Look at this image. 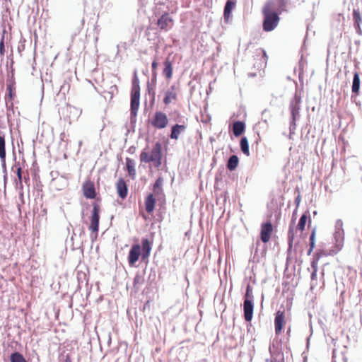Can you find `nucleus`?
Wrapping results in <instances>:
<instances>
[{
	"instance_id": "1",
	"label": "nucleus",
	"mask_w": 362,
	"mask_h": 362,
	"mask_svg": "<svg viewBox=\"0 0 362 362\" xmlns=\"http://www.w3.org/2000/svg\"><path fill=\"white\" fill-rule=\"evenodd\" d=\"M262 12L264 16L263 30L266 32L274 30L279 25L280 21L279 13L274 11V3L271 1L266 2Z\"/></svg>"
},
{
	"instance_id": "2",
	"label": "nucleus",
	"mask_w": 362,
	"mask_h": 362,
	"mask_svg": "<svg viewBox=\"0 0 362 362\" xmlns=\"http://www.w3.org/2000/svg\"><path fill=\"white\" fill-rule=\"evenodd\" d=\"M140 86L139 81L136 76L132 81V87L131 91V115L135 117L139 107Z\"/></svg>"
},
{
	"instance_id": "3",
	"label": "nucleus",
	"mask_w": 362,
	"mask_h": 362,
	"mask_svg": "<svg viewBox=\"0 0 362 362\" xmlns=\"http://www.w3.org/2000/svg\"><path fill=\"white\" fill-rule=\"evenodd\" d=\"M141 163H151L158 167V143H156L152 149L145 148L140 154Z\"/></svg>"
},
{
	"instance_id": "4",
	"label": "nucleus",
	"mask_w": 362,
	"mask_h": 362,
	"mask_svg": "<svg viewBox=\"0 0 362 362\" xmlns=\"http://www.w3.org/2000/svg\"><path fill=\"white\" fill-rule=\"evenodd\" d=\"M254 66L258 71L264 70L267 66L268 57L265 50L262 48H257L255 52Z\"/></svg>"
},
{
	"instance_id": "5",
	"label": "nucleus",
	"mask_w": 362,
	"mask_h": 362,
	"mask_svg": "<svg viewBox=\"0 0 362 362\" xmlns=\"http://www.w3.org/2000/svg\"><path fill=\"white\" fill-rule=\"evenodd\" d=\"M99 220H100V206L98 204H94L93 211L90 216V224L89 226V229L91 232L95 233L96 235L98 233L99 230Z\"/></svg>"
},
{
	"instance_id": "6",
	"label": "nucleus",
	"mask_w": 362,
	"mask_h": 362,
	"mask_svg": "<svg viewBox=\"0 0 362 362\" xmlns=\"http://www.w3.org/2000/svg\"><path fill=\"white\" fill-rule=\"evenodd\" d=\"M273 230V226L269 221L263 223L261 225L260 239L264 243H267L270 240Z\"/></svg>"
},
{
	"instance_id": "7",
	"label": "nucleus",
	"mask_w": 362,
	"mask_h": 362,
	"mask_svg": "<svg viewBox=\"0 0 362 362\" xmlns=\"http://www.w3.org/2000/svg\"><path fill=\"white\" fill-rule=\"evenodd\" d=\"M286 324L284 310H278L275 314L274 327L276 335L282 332L283 328Z\"/></svg>"
},
{
	"instance_id": "8",
	"label": "nucleus",
	"mask_w": 362,
	"mask_h": 362,
	"mask_svg": "<svg viewBox=\"0 0 362 362\" xmlns=\"http://www.w3.org/2000/svg\"><path fill=\"white\" fill-rule=\"evenodd\" d=\"M83 196L87 199H94L96 197L95 185L90 180L84 182L82 186Z\"/></svg>"
},
{
	"instance_id": "9",
	"label": "nucleus",
	"mask_w": 362,
	"mask_h": 362,
	"mask_svg": "<svg viewBox=\"0 0 362 362\" xmlns=\"http://www.w3.org/2000/svg\"><path fill=\"white\" fill-rule=\"evenodd\" d=\"M301 102L300 97L295 95L294 98L290 104V110L292 116L293 122L295 123L297 118L299 117L300 104Z\"/></svg>"
},
{
	"instance_id": "10",
	"label": "nucleus",
	"mask_w": 362,
	"mask_h": 362,
	"mask_svg": "<svg viewBox=\"0 0 362 362\" xmlns=\"http://www.w3.org/2000/svg\"><path fill=\"white\" fill-rule=\"evenodd\" d=\"M141 255V246L135 244L132 246L128 256V262L130 266H134L139 260Z\"/></svg>"
},
{
	"instance_id": "11",
	"label": "nucleus",
	"mask_w": 362,
	"mask_h": 362,
	"mask_svg": "<svg viewBox=\"0 0 362 362\" xmlns=\"http://www.w3.org/2000/svg\"><path fill=\"white\" fill-rule=\"evenodd\" d=\"M254 304L252 300H244V317L247 322H250L253 316Z\"/></svg>"
},
{
	"instance_id": "12",
	"label": "nucleus",
	"mask_w": 362,
	"mask_h": 362,
	"mask_svg": "<svg viewBox=\"0 0 362 362\" xmlns=\"http://www.w3.org/2000/svg\"><path fill=\"white\" fill-rule=\"evenodd\" d=\"M116 189L119 197L122 199L127 197L128 194V187L123 178H119L116 183Z\"/></svg>"
},
{
	"instance_id": "13",
	"label": "nucleus",
	"mask_w": 362,
	"mask_h": 362,
	"mask_svg": "<svg viewBox=\"0 0 362 362\" xmlns=\"http://www.w3.org/2000/svg\"><path fill=\"white\" fill-rule=\"evenodd\" d=\"M11 170L15 172L17 175V180H16V185L19 187L21 189H23V177H22V168L19 163H16L11 168Z\"/></svg>"
},
{
	"instance_id": "14",
	"label": "nucleus",
	"mask_w": 362,
	"mask_h": 362,
	"mask_svg": "<svg viewBox=\"0 0 362 362\" xmlns=\"http://www.w3.org/2000/svg\"><path fill=\"white\" fill-rule=\"evenodd\" d=\"M295 220L292 218V223L290 224L288 231V250H291L293 245V243L296 238V228H294Z\"/></svg>"
},
{
	"instance_id": "15",
	"label": "nucleus",
	"mask_w": 362,
	"mask_h": 362,
	"mask_svg": "<svg viewBox=\"0 0 362 362\" xmlns=\"http://www.w3.org/2000/svg\"><path fill=\"white\" fill-rule=\"evenodd\" d=\"M177 100V92L175 86L170 87L167 92L165 93V95L163 98V103L165 105L170 104L171 102Z\"/></svg>"
},
{
	"instance_id": "16",
	"label": "nucleus",
	"mask_w": 362,
	"mask_h": 362,
	"mask_svg": "<svg viewBox=\"0 0 362 362\" xmlns=\"http://www.w3.org/2000/svg\"><path fill=\"white\" fill-rule=\"evenodd\" d=\"M173 24V21L172 18L169 16L168 13L163 14L161 18H160V29H168L172 27Z\"/></svg>"
},
{
	"instance_id": "17",
	"label": "nucleus",
	"mask_w": 362,
	"mask_h": 362,
	"mask_svg": "<svg viewBox=\"0 0 362 362\" xmlns=\"http://www.w3.org/2000/svg\"><path fill=\"white\" fill-rule=\"evenodd\" d=\"M235 0H228L224 8L223 17L226 21H228L230 17L231 11L235 6Z\"/></svg>"
},
{
	"instance_id": "18",
	"label": "nucleus",
	"mask_w": 362,
	"mask_h": 362,
	"mask_svg": "<svg viewBox=\"0 0 362 362\" xmlns=\"http://www.w3.org/2000/svg\"><path fill=\"white\" fill-rule=\"evenodd\" d=\"M145 209L147 213L151 214L155 207L156 199L154 198L152 194H150L147 196L145 199Z\"/></svg>"
},
{
	"instance_id": "19",
	"label": "nucleus",
	"mask_w": 362,
	"mask_h": 362,
	"mask_svg": "<svg viewBox=\"0 0 362 362\" xmlns=\"http://www.w3.org/2000/svg\"><path fill=\"white\" fill-rule=\"evenodd\" d=\"M245 129V123L240 121L235 122L233 124V132L235 136H240Z\"/></svg>"
},
{
	"instance_id": "20",
	"label": "nucleus",
	"mask_w": 362,
	"mask_h": 362,
	"mask_svg": "<svg viewBox=\"0 0 362 362\" xmlns=\"http://www.w3.org/2000/svg\"><path fill=\"white\" fill-rule=\"evenodd\" d=\"M186 129V126L185 125H180V124H175L173 126L171 134L170 135V137L172 139L177 140L179 138V135L182 132H184Z\"/></svg>"
},
{
	"instance_id": "21",
	"label": "nucleus",
	"mask_w": 362,
	"mask_h": 362,
	"mask_svg": "<svg viewBox=\"0 0 362 362\" xmlns=\"http://www.w3.org/2000/svg\"><path fill=\"white\" fill-rule=\"evenodd\" d=\"M353 19L354 21V26L357 33H361V27L360 25L362 22V17L361 15V12L358 9H354L353 11Z\"/></svg>"
},
{
	"instance_id": "22",
	"label": "nucleus",
	"mask_w": 362,
	"mask_h": 362,
	"mask_svg": "<svg viewBox=\"0 0 362 362\" xmlns=\"http://www.w3.org/2000/svg\"><path fill=\"white\" fill-rule=\"evenodd\" d=\"M126 167L127 171L129 173V176L134 179L136 176V170H135V162L133 159L130 158H126Z\"/></svg>"
},
{
	"instance_id": "23",
	"label": "nucleus",
	"mask_w": 362,
	"mask_h": 362,
	"mask_svg": "<svg viewBox=\"0 0 362 362\" xmlns=\"http://www.w3.org/2000/svg\"><path fill=\"white\" fill-rule=\"evenodd\" d=\"M359 88H360V78H359V74L356 71L354 74V78H353V84H352V92L358 95L359 92Z\"/></svg>"
},
{
	"instance_id": "24",
	"label": "nucleus",
	"mask_w": 362,
	"mask_h": 362,
	"mask_svg": "<svg viewBox=\"0 0 362 362\" xmlns=\"http://www.w3.org/2000/svg\"><path fill=\"white\" fill-rule=\"evenodd\" d=\"M238 162L239 159L237 156H231L228 160L227 168L230 171L234 170L237 168Z\"/></svg>"
},
{
	"instance_id": "25",
	"label": "nucleus",
	"mask_w": 362,
	"mask_h": 362,
	"mask_svg": "<svg viewBox=\"0 0 362 362\" xmlns=\"http://www.w3.org/2000/svg\"><path fill=\"white\" fill-rule=\"evenodd\" d=\"M0 158L4 161L6 158L5 135L0 132Z\"/></svg>"
},
{
	"instance_id": "26",
	"label": "nucleus",
	"mask_w": 362,
	"mask_h": 362,
	"mask_svg": "<svg viewBox=\"0 0 362 362\" xmlns=\"http://www.w3.org/2000/svg\"><path fill=\"white\" fill-rule=\"evenodd\" d=\"M164 66L163 74L168 79H170L173 74L172 63L169 60H166L164 63Z\"/></svg>"
},
{
	"instance_id": "27",
	"label": "nucleus",
	"mask_w": 362,
	"mask_h": 362,
	"mask_svg": "<svg viewBox=\"0 0 362 362\" xmlns=\"http://www.w3.org/2000/svg\"><path fill=\"white\" fill-rule=\"evenodd\" d=\"M315 236H316V230L313 229L311 232L310 238H309V250L308 251V255H310L315 247Z\"/></svg>"
},
{
	"instance_id": "28",
	"label": "nucleus",
	"mask_w": 362,
	"mask_h": 362,
	"mask_svg": "<svg viewBox=\"0 0 362 362\" xmlns=\"http://www.w3.org/2000/svg\"><path fill=\"white\" fill-rule=\"evenodd\" d=\"M13 78V76H12L11 79L9 80L8 81H7V84H6L7 91L8 93V97L9 98V99L11 100H13V90H15V88H14L15 82H14V80Z\"/></svg>"
},
{
	"instance_id": "29",
	"label": "nucleus",
	"mask_w": 362,
	"mask_h": 362,
	"mask_svg": "<svg viewBox=\"0 0 362 362\" xmlns=\"http://www.w3.org/2000/svg\"><path fill=\"white\" fill-rule=\"evenodd\" d=\"M240 148L243 153L247 156H250L248 141L246 137H243L240 140Z\"/></svg>"
},
{
	"instance_id": "30",
	"label": "nucleus",
	"mask_w": 362,
	"mask_h": 362,
	"mask_svg": "<svg viewBox=\"0 0 362 362\" xmlns=\"http://www.w3.org/2000/svg\"><path fill=\"white\" fill-rule=\"evenodd\" d=\"M308 218L307 213L303 214L300 218L299 222L297 226V229L301 232L305 230V224Z\"/></svg>"
},
{
	"instance_id": "31",
	"label": "nucleus",
	"mask_w": 362,
	"mask_h": 362,
	"mask_svg": "<svg viewBox=\"0 0 362 362\" xmlns=\"http://www.w3.org/2000/svg\"><path fill=\"white\" fill-rule=\"evenodd\" d=\"M11 362H27L26 360L25 359V358L23 357V356L18 352L13 353L11 355Z\"/></svg>"
},
{
	"instance_id": "32",
	"label": "nucleus",
	"mask_w": 362,
	"mask_h": 362,
	"mask_svg": "<svg viewBox=\"0 0 362 362\" xmlns=\"http://www.w3.org/2000/svg\"><path fill=\"white\" fill-rule=\"evenodd\" d=\"M142 250L144 257L148 256L151 250L150 243L148 239L142 240Z\"/></svg>"
},
{
	"instance_id": "33",
	"label": "nucleus",
	"mask_w": 362,
	"mask_h": 362,
	"mask_svg": "<svg viewBox=\"0 0 362 362\" xmlns=\"http://www.w3.org/2000/svg\"><path fill=\"white\" fill-rule=\"evenodd\" d=\"M168 123V120L166 115L160 112V129L165 127Z\"/></svg>"
},
{
	"instance_id": "34",
	"label": "nucleus",
	"mask_w": 362,
	"mask_h": 362,
	"mask_svg": "<svg viewBox=\"0 0 362 362\" xmlns=\"http://www.w3.org/2000/svg\"><path fill=\"white\" fill-rule=\"evenodd\" d=\"M245 300H250L252 301L253 300V296L252 294V288L250 285L247 286L246 293L245 295Z\"/></svg>"
},
{
	"instance_id": "35",
	"label": "nucleus",
	"mask_w": 362,
	"mask_h": 362,
	"mask_svg": "<svg viewBox=\"0 0 362 362\" xmlns=\"http://www.w3.org/2000/svg\"><path fill=\"white\" fill-rule=\"evenodd\" d=\"M319 262V255H317L315 258H313L311 262V267L315 272H317V264Z\"/></svg>"
},
{
	"instance_id": "36",
	"label": "nucleus",
	"mask_w": 362,
	"mask_h": 362,
	"mask_svg": "<svg viewBox=\"0 0 362 362\" xmlns=\"http://www.w3.org/2000/svg\"><path fill=\"white\" fill-rule=\"evenodd\" d=\"M153 126L158 127V112H156L154 115L153 119L151 121Z\"/></svg>"
},
{
	"instance_id": "37",
	"label": "nucleus",
	"mask_w": 362,
	"mask_h": 362,
	"mask_svg": "<svg viewBox=\"0 0 362 362\" xmlns=\"http://www.w3.org/2000/svg\"><path fill=\"white\" fill-rule=\"evenodd\" d=\"M4 53H5V47H4V37H3L0 42V54L1 56H4Z\"/></svg>"
},
{
	"instance_id": "38",
	"label": "nucleus",
	"mask_w": 362,
	"mask_h": 362,
	"mask_svg": "<svg viewBox=\"0 0 362 362\" xmlns=\"http://www.w3.org/2000/svg\"><path fill=\"white\" fill-rule=\"evenodd\" d=\"M317 255H319V260L320 259L321 257L327 255V254L325 251L319 250V251H317L316 253L314 255L313 258H315Z\"/></svg>"
},
{
	"instance_id": "39",
	"label": "nucleus",
	"mask_w": 362,
	"mask_h": 362,
	"mask_svg": "<svg viewBox=\"0 0 362 362\" xmlns=\"http://www.w3.org/2000/svg\"><path fill=\"white\" fill-rule=\"evenodd\" d=\"M286 4V0H279V6L280 8L285 7Z\"/></svg>"
},
{
	"instance_id": "40",
	"label": "nucleus",
	"mask_w": 362,
	"mask_h": 362,
	"mask_svg": "<svg viewBox=\"0 0 362 362\" xmlns=\"http://www.w3.org/2000/svg\"><path fill=\"white\" fill-rule=\"evenodd\" d=\"M317 272L313 271V272L311 274V279L312 280H316L317 279Z\"/></svg>"
},
{
	"instance_id": "41",
	"label": "nucleus",
	"mask_w": 362,
	"mask_h": 362,
	"mask_svg": "<svg viewBox=\"0 0 362 362\" xmlns=\"http://www.w3.org/2000/svg\"><path fill=\"white\" fill-rule=\"evenodd\" d=\"M156 67H157V62L156 60H154L152 63V69H153V71H155L156 69Z\"/></svg>"
},
{
	"instance_id": "42",
	"label": "nucleus",
	"mask_w": 362,
	"mask_h": 362,
	"mask_svg": "<svg viewBox=\"0 0 362 362\" xmlns=\"http://www.w3.org/2000/svg\"><path fill=\"white\" fill-rule=\"evenodd\" d=\"M64 362H72L71 356L69 355H66Z\"/></svg>"
},
{
	"instance_id": "43",
	"label": "nucleus",
	"mask_w": 362,
	"mask_h": 362,
	"mask_svg": "<svg viewBox=\"0 0 362 362\" xmlns=\"http://www.w3.org/2000/svg\"><path fill=\"white\" fill-rule=\"evenodd\" d=\"M153 187H154V189H156L157 187H158V179H157L155 182H154V185H153Z\"/></svg>"
},
{
	"instance_id": "44",
	"label": "nucleus",
	"mask_w": 362,
	"mask_h": 362,
	"mask_svg": "<svg viewBox=\"0 0 362 362\" xmlns=\"http://www.w3.org/2000/svg\"><path fill=\"white\" fill-rule=\"evenodd\" d=\"M24 181L25 183L28 182L29 181V177H24Z\"/></svg>"
}]
</instances>
